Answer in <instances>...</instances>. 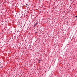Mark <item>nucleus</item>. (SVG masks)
I'll list each match as a JSON object with an SVG mask.
<instances>
[{"label":"nucleus","mask_w":77,"mask_h":77,"mask_svg":"<svg viewBox=\"0 0 77 77\" xmlns=\"http://www.w3.org/2000/svg\"><path fill=\"white\" fill-rule=\"evenodd\" d=\"M38 24V23H36L35 24H34V27H35Z\"/></svg>","instance_id":"nucleus-1"},{"label":"nucleus","mask_w":77,"mask_h":77,"mask_svg":"<svg viewBox=\"0 0 77 77\" xmlns=\"http://www.w3.org/2000/svg\"><path fill=\"white\" fill-rule=\"evenodd\" d=\"M75 17H77V16H75Z\"/></svg>","instance_id":"nucleus-3"},{"label":"nucleus","mask_w":77,"mask_h":77,"mask_svg":"<svg viewBox=\"0 0 77 77\" xmlns=\"http://www.w3.org/2000/svg\"><path fill=\"white\" fill-rule=\"evenodd\" d=\"M28 5V4H26V5Z\"/></svg>","instance_id":"nucleus-2"}]
</instances>
